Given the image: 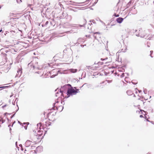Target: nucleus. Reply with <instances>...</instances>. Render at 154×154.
I'll list each match as a JSON object with an SVG mask.
<instances>
[{"instance_id": "aec40b11", "label": "nucleus", "mask_w": 154, "mask_h": 154, "mask_svg": "<svg viewBox=\"0 0 154 154\" xmlns=\"http://www.w3.org/2000/svg\"><path fill=\"white\" fill-rule=\"evenodd\" d=\"M17 1L18 3H20L22 2L21 0H17Z\"/></svg>"}, {"instance_id": "c756f323", "label": "nucleus", "mask_w": 154, "mask_h": 154, "mask_svg": "<svg viewBox=\"0 0 154 154\" xmlns=\"http://www.w3.org/2000/svg\"><path fill=\"white\" fill-rule=\"evenodd\" d=\"M134 97H136V95L135 94L134 95Z\"/></svg>"}, {"instance_id": "5701e85b", "label": "nucleus", "mask_w": 154, "mask_h": 154, "mask_svg": "<svg viewBox=\"0 0 154 154\" xmlns=\"http://www.w3.org/2000/svg\"><path fill=\"white\" fill-rule=\"evenodd\" d=\"M86 1V0H84L83 1H81V2L80 3H83V2H85Z\"/></svg>"}, {"instance_id": "6e6552de", "label": "nucleus", "mask_w": 154, "mask_h": 154, "mask_svg": "<svg viewBox=\"0 0 154 154\" xmlns=\"http://www.w3.org/2000/svg\"><path fill=\"white\" fill-rule=\"evenodd\" d=\"M152 38V35L146 34V35H145V37H144V38H145L146 39L150 40Z\"/></svg>"}, {"instance_id": "a211bd4d", "label": "nucleus", "mask_w": 154, "mask_h": 154, "mask_svg": "<svg viewBox=\"0 0 154 154\" xmlns=\"http://www.w3.org/2000/svg\"><path fill=\"white\" fill-rule=\"evenodd\" d=\"M38 147H37V148H36V149L34 151V152L35 153H37V152H36V151H37V150H38Z\"/></svg>"}, {"instance_id": "39448f33", "label": "nucleus", "mask_w": 154, "mask_h": 154, "mask_svg": "<svg viewBox=\"0 0 154 154\" xmlns=\"http://www.w3.org/2000/svg\"><path fill=\"white\" fill-rule=\"evenodd\" d=\"M42 138V137H40L36 135L34 136L32 140L35 143H37L41 141Z\"/></svg>"}, {"instance_id": "9b49d317", "label": "nucleus", "mask_w": 154, "mask_h": 154, "mask_svg": "<svg viewBox=\"0 0 154 154\" xmlns=\"http://www.w3.org/2000/svg\"><path fill=\"white\" fill-rule=\"evenodd\" d=\"M127 93L128 95H132L133 94L132 91L131 90H128L127 91Z\"/></svg>"}, {"instance_id": "f257e3e1", "label": "nucleus", "mask_w": 154, "mask_h": 154, "mask_svg": "<svg viewBox=\"0 0 154 154\" xmlns=\"http://www.w3.org/2000/svg\"><path fill=\"white\" fill-rule=\"evenodd\" d=\"M56 110L54 109L49 110L47 115L48 119L51 121H54L55 119Z\"/></svg>"}, {"instance_id": "f03ea898", "label": "nucleus", "mask_w": 154, "mask_h": 154, "mask_svg": "<svg viewBox=\"0 0 154 154\" xmlns=\"http://www.w3.org/2000/svg\"><path fill=\"white\" fill-rule=\"evenodd\" d=\"M135 34L137 36H140L142 38H144L146 33L145 31L139 29L136 30L135 31Z\"/></svg>"}, {"instance_id": "7ed1b4c3", "label": "nucleus", "mask_w": 154, "mask_h": 154, "mask_svg": "<svg viewBox=\"0 0 154 154\" xmlns=\"http://www.w3.org/2000/svg\"><path fill=\"white\" fill-rule=\"evenodd\" d=\"M79 91L78 89L75 90L72 88L69 89L67 91V95L69 97L70 95L76 94Z\"/></svg>"}, {"instance_id": "4468645a", "label": "nucleus", "mask_w": 154, "mask_h": 154, "mask_svg": "<svg viewBox=\"0 0 154 154\" xmlns=\"http://www.w3.org/2000/svg\"><path fill=\"white\" fill-rule=\"evenodd\" d=\"M70 71L72 72L75 73L77 72V70L75 69H70Z\"/></svg>"}, {"instance_id": "b1692460", "label": "nucleus", "mask_w": 154, "mask_h": 154, "mask_svg": "<svg viewBox=\"0 0 154 154\" xmlns=\"http://www.w3.org/2000/svg\"><path fill=\"white\" fill-rule=\"evenodd\" d=\"M48 23H49V22L48 21H46V22L45 23V25H47Z\"/></svg>"}, {"instance_id": "f8f14e48", "label": "nucleus", "mask_w": 154, "mask_h": 154, "mask_svg": "<svg viewBox=\"0 0 154 154\" xmlns=\"http://www.w3.org/2000/svg\"><path fill=\"white\" fill-rule=\"evenodd\" d=\"M135 91L136 95L138 96L139 97H140V94H139L138 92H139V90L137 88H135Z\"/></svg>"}, {"instance_id": "cd10ccee", "label": "nucleus", "mask_w": 154, "mask_h": 154, "mask_svg": "<svg viewBox=\"0 0 154 154\" xmlns=\"http://www.w3.org/2000/svg\"><path fill=\"white\" fill-rule=\"evenodd\" d=\"M140 117L141 118H142V117H143V115H141L140 116Z\"/></svg>"}, {"instance_id": "393cba45", "label": "nucleus", "mask_w": 154, "mask_h": 154, "mask_svg": "<svg viewBox=\"0 0 154 154\" xmlns=\"http://www.w3.org/2000/svg\"><path fill=\"white\" fill-rule=\"evenodd\" d=\"M13 14H13V13H10V16H12Z\"/></svg>"}, {"instance_id": "6ab92c4d", "label": "nucleus", "mask_w": 154, "mask_h": 154, "mask_svg": "<svg viewBox=\"0 0 154 154\" xmlns=\"http://www.w3.org/2000/svg\"><path fill=\"white\" fill-rule=\"evenodd\" d=\"M142 110H138V111H137V112H138V113H140V112H142Z\"/></svg>"}, {"instance_id": "f3484780", "label": "nucleus", "mask_w": 154, "mask_h": 154, "mask_svg": "<svg viewBox=\"0 0 154 154\" xmlns=\"http://www.w3.org/2000/svg\"><path fill=\"white\" fill-rule=\"evenodd\" d=\"M108 59V58L107 57H106L105 58H101V60H102V61H103V60H107V59Z\"/></svg>"}, {"instance_id": "2f4dec72", "label": "nucleus", "mask_w": 154, "mask_h": 154, "mask_svg": "<svg viewBox=\"0 0 154 154\" xmlns=\"http://www.w3.org/2000/svg\"><path fill=\"white\" fill-rule=\"evenodd\" d=\"M53 75H52V76H51V77L52 76V77H53Z\"/></svg>"}, {"instance_id": "a878e982", "label": "nucleus", "mask_w": 154, "mask_h": 154, "mask_svg": "<svg viewBox=\"0 0 154 154\" xmlns=\"http://www.w3.org/2000/svg\"><path fill=\"white\" fill-rule=\"evenodd\" d=\"M141 92V91L139 90V92H138L139 94H140Z\"/></svg>"}, {"instance_id": "1a4fd4ad", "label": "nucleus", "mask_w": 154, "mask_h": 154, "mask_svg": "<svg viewBox=\"0 0 154 154\" xmlns=\"http://www.w3.org/2000/svg\"><path fill=\"white\" fill-rule=\"evenodd\" d=\"M32 142L29 140H27L25 143V144L26 146L28 147L31 145Z\"/></svg>"}, {"instance_id": "ddd939ff", "label": "nucleus", "mask_w": 154, "mask_h": 154, "mask_svg": "<svg viewBox=\"0 0 154 154\" xmlns=\"http://www.w3.org/2000/svg\"><path fill=\"white\" fill-rule=\"evenodd\" d=\"M46 125L47 126H49L51 124V122L49 121H47L45 122Z\"/></svg>"}, {"instance_id": "72a5a7b5", "label": "nucleus", "mask_w": 154, "mask_h": 154, "mask_svg": "<svg viewBox=\"0 0 154 154\" xmlns=\"http://www.w3.org/2000/svg\"><path fill=\"white\" fill-rule=\"evenodd\" d=\"M15 18V19H16V18Z\"/></svg>"}, {"instance_id": "20e7f679", "label": "nucleus", "mask_w": 154, "mask_h": 154, "mask_svg": "<svg viewBox=\"0 0 154 154\" xmlns=\"http://www.w3.org/2000/svg\"><path fill=\"white\" fill-rule=\"evenodd\" d=\"M134 104L137 106H140L143 104V99L140 97V98L136 100L135 101Z\"/></svg>"}, {"instance_id": "bb28decb", "label": "nucleus", "mask_w": 154, "mask_h": 154, "mask_svg": "<svg viewBox=\"0 0 154 154\" xmlns=\"http://www.w3.org/2000/svg\"><path fill=\"white\" fill-rule=\"evenodd\" d=\"M100 33H99V32H95V33H94V34H100Z\"/></svg>"}, {"instance_id": "9d476101", "label": "nucleus", "mask_w": 154, "mask_h": 154, "mask_svg": "<svg viewBox=\"0 0 154 154\" xmlns=\"http://www.w3.org/2000/svg\"><path fill=\"white\" fill-rule=\"evenodd\" d=\"M123 19L122 17H119L116 19V21L119 23H121L123 21Z\"/></svg>"}, {"instance_id": "0eeeda50", "label": "nucleus", "mask_w": 154, "mask_h": 154, "mask_svg": "<svg viewBox=\"0 0 154 154\" xmlns=\"http://www.w3.org/2000/svg\"><path fill=\"white\" fill-rule=\"evenodd\" d=\"M127 50V47L126 45L123 44L121 46V49L119 51V52H125Z\"/></svg>"}, {"instance_id": "c85d7f7f", "label": "nucleus", "mask_w": 154, "mask_h": 154, "mask_svg": "<svg viewBox=\"0 0 154 154\" xmlns=\"http://www.w3.org/2000/svg\"><path fill=\"white\" fill-rule=\"evenodd\" d=\"M5 87H0V88H4Z\"/></svg>"}, {"instance_id": "2eb2a0df", "label": "nucleus", "mask_w": 154, "mask_h": 154, "mask_svg": "<svg viewBox=\"0 0 154 154\" xmlns=\"http://www.w3.org/2000/svg\"><path fill=\"white\" fill-rule=\"evenodd\" d=\"M58 102H57L56 103H55L54 105V108L56 107L57 110L58 109L57 104H58Z\"/></svg>"}, {"instance_id": "412c9836", "label": "nucleus", "mask_w": 154, "mask_h": 154, "mask_svg": "<svg viewBox=\"0 0 154 154\" xmlns=\"http://www.w3.org/2000/svg\"><path fill=\"white\" fill-rule=\"evenodd\" d=\"M114 15L116 17H118L119 16V14H117V15H116V14H114Z\"/></svg>"}, {"instance_id": "dca6fc26", "label": "nucleus", "mask_w": 154, "mask_h": 154, "mask_svg": "<svg viewBox=\"0 0 154 154\" xmlns=\"http://www.w3.org/2000/svg\"><path fill=\"white\" fill-rule=\"evenodd\" d=\"M7 106H8V105L7 104H5L2 106V108L3 109H5V108Z\"/></svg>"}, {"instance_id": "473e14b6", "label": "nucleus", "mask_w": 154, "mask_h": 154, "mask_svg": "<svg viewBox=\"0 0 154 154\" xmlns=\"http://www.w3.org/2000/svg\"><path fill=\"white\" fill-rule=\"evenodd\" d=\"M1 31H2V30H1L0 31V32H1Z\"/></svg>"}, {"instance_id": "423d86ee", "label": "nucleus", "mask_w": 154, "mask_h": 154, "mask_svg": "<svg viewBox=\"0 0 154 154\" xmlns=\"http://www.w3.org/2000/svg\"><path fill=\"white\" fill-rule=\"evenodd\" d=\"M37 125L38 127L39 125V129L40 130H38L37 133V135H38L40 137H41V136L43 134V131L41 130V123H40L39 124H38Z\"/></svg>"}, {"instance_id": "7c9ffc66", "label": "nucleus", "mask_w": 154, "mask_h": 154, "mask_svg": "<svg viewBox=\"0 0 154 154\" xmlns=\"http://www.w3.org/2000/svg\"><path fill=\"white\" fill-rule=\"evenodd\" d=\"M53 75H52V76H51V77L52 76V77H53Z\"/></svg>"}, {"instance_id": "4be33fe9", "label": "nucleus", "mask_w": 154, "mask_h": 154, "mask_svg": "<svg viewBox=\"0 0 154 154\" xmlns=\"http://www.w3.org/2000/svg\"><path fill=\"white\" fill-rule=\"evenodd\" d=\"M111 62V61H106V62H105L104 63H109Z\"/></svg>"}]
</instances>
